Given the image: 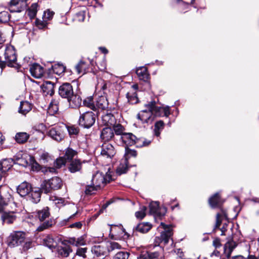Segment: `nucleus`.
<instances>
[{
  "instance_id": "nucleus-39",
  "label": "nucleus",
  "mask_w": 259,
  "mask_h": 259,
  "mask_svg": "<svg viewBox=\"0 0 259 259\" xmlns=\"http://www.w3.org/2000/svg\"><path fill=\"white\" fill-rule=\"evenodd\" d=\"M38 5L37 3L32 4L27 11V15L30 19L34 18L36 15Z\"/></svg>"
},
{
  "instance_id": "nucleus-13",
  "label": "nucleus",
  "mask_w": 259,
  "mask_h": 259,
  "mask_svg": "<svg viewBox=\"0 0 259 259\" xmlns=\"http://www.w3.org/2000/svg\"><path fill=\"white\" fill-rule=\"evenodd\" d=\"M11 195L8 192L1 189L0 191V212H2L11 200Z\"/></svg>"
},
{
  "instance_id": "nucleus-48",
  "label": "nucleus",
  "mask_w": 259,
  "mask_h": 259,
  "mask_svg": "<svg viewBox=\"0 0 259 259\" xmlns=\"http://www.w3.org/2000/svg\"><path fill=\"white\" fill-rule=\"evenodd\" d=\"M112 127H113V129L115 132V134L116 135L122 136V134H124V133H123V132L124 128L121 124H120L119 123L116 124V123Z\"/></svg>"
},
{
  "instance_id": "nucleus-36",
  "label": "nucleus",
  "mask_w": 259,
  "mask_h": 259,
  "mask_svg": "<svg viewBox=\"0 0 259 259\" xmlns=\"http://www.w3.org/2000/svg\"><path fill=\"white\" fill-rule=\"evenodd\" d=\"M44 245L51 249L55 248L57 245V242L51 237L47 236L44 239Z\"/></svg>"
},
{
  "instance_id": "nucleus-31",
  "label": "nucleus",
  "mask_w": 259,
  "mask_h": 259,
  "mask_svg": "<svg viewBox=\"0 0 259 259\" xmlns=\"http://www.w3.org/2000/svg\"><path fill=\"white\" fill-rule=\"evenodd\" d=\"M160 208L159 203L158 201H152L149 204V212L151 214L160 216L161 213L160 212Z\"/></svg>"
},
{
  "instance_id": "nucleus-35",
  "label": "nucleus",
  "mask_w": 259,
  "mask_h": 259,
  "mask_svg": "<svg viewBox=\"0 0 259 259\" xmlns=\"http://www.w3.org/2000/svg\"><path fill=\"white\" fill-rule=\"evenodd\" d=\"M57 250L59 254L63 257H67L69 253L72 251V250L69 245L58 246Z\"/></svg>"
},
{
  "instance_id": "nucleus-26",
  "label": "nucleus",
  "mask_w": 259,
  "mask_h": 259,
  "mask_svg": "<svg viewBox=\"0 0 259 259\" xmlns=\"http://www.w3.org/2000/svg\"><path fill=\"white\" fill-rule=\"evenodd\" d=\"M14 164L13 160L11 158H6L0 161V170L2 172L8 171Z\"/></svg>"
},
{
  "instance_id": "nucleus-53",
  "label": "nucleus",
  "mask_w": 259,
  "mask_h": 259,
  "mask_svg": "<svg viewBox=\"0 0 259 259\" xmlns=\"http://www.w3.org/2000/svg\"><path fill=\"white\" fill-rule=\"evenodd\" d=\"M65 163H66V160L64 158V157H60V158L56 159V160L55 161V162L54 163V166L57 168H60L62 166L64 165L65 164Z\"/></svg>"
},
{
  "instance_id": "nucleus-46",
  "label": "nucleus",
  "mask_w": 259,
  "mask_h": 259,
  "mask_svg": "<svg viewBox=\"0 0 259 259\" xmlns=\"http://www.w3.org/2000/svg\"><path fill=\"white\" fill-rule=\"evenodd\" d=\"M83 105L85 106L89 107L90 108L94 110L95 106L94 104L93 97L92 96L89 97L85 99L83 102Z\"/></svg>"
},
{
  "instance_id": "nucleus-32",
  "label": "nucleus",
  "mask_w": 259,
  "mask_h": 259,
  "mask_svg": "<svg viewBox=\"0 0 259 259\" xmlns=\"http://www.w3.org/2000/svg\"><path fill=\"white\" fill-rule=\"evenodd\" d=\"M110 83L106 81H105L103 79H100L98 80V83L96 87V91L99 90L100 95L101 93L103 95H105L106 94V91L107 90L108 84H109Z\"/></svg>"
},
{
  "instance_id": "nucleus-10",
  "label": "nucleus",
  "mask_w": 259,
  "mask_h": 259,
  "mask_svg": "<svg viewBox=\"0 0 259 259\" xmlns=\"http://www.w3.org/2000/svg\"><path fill=\"white\" fill-rule=\"evenodd\" d=\"M109 180L106 178L105 176L102 172H97L93 176L92 183L93 185L97 187L99 189L104 187V186L109 183Z\"/></svg>"
},
{
  "instance_id": "nucleus-11",
  "label": "nucleus",
  "mask_w": 259,
  "mask_h": 259,
  "mask_svg": "<svg viewBox=\"0 0 259 259\" xmlns=\"http://www.w3.org/2000/svg\"><path fill=\"white\" fill-rule=\"evenodd\" d=\"M58 93L62 98L67 99L71 98L74 93L72 86L68 82L64 83L60 86Z\"/></svg>"
},
{
  "instance_id": "nucleus-61",
  "label": "nucleus",
  "mask_w": 259,
  "mask_h": 259,
  "mask_svg": "<svg viewBox=\"0 0 259 259\" xmlns=\"http://www.w3.org/2000/svg\"><path fill=\"white\" fill-rule=\"evenodd\" d=\"M68 131L70 135H76L79 133V130L75 127H70L68 128Z\"/></svg>"
},
{
  "instance_id": "nucleus-59",
  "label": "nucleus",
  "mask_w": 259,
  "mask_h": 259,
  "mask_svg": "<svg viewBox=\"0 0 259 259\" xmlns=\"http://www.w3.org/2000/svg\"><path fill=\"white\" fill-rule=\"evenodd\" d=\"M87 252V248H79L76 251V254L82 256L83 257H85V253Z\"/></svg>"
},
{
  "instance_id": "nucleus-12",
  "label": "nucleus",
  "mask_w": 259,
  "mask_h": 259,
  "mask_svg": "<svg viewBox=\"0 0 259 259\" xmlns=\"http://www.w3.org/2000/svg\"><path fill=\"white\" fill-rule=\"evenodd\" d=\"M92 251L97 257H103L109 253V250H107L105 242L94 245L92 248Z\"/></svg>"
},
{
  "instance_id": "nucleus-2",
  "label": "nucleus",
  "mask_w": 259,
  "mask_h": 259,
  "mask_svg": "<svg viewBox=\"0 0 259 259\" xmlns=\"http://www.w3.org/2000/svg\"><path fill=\"white\" fill-rule=\"evenodd\" d=\"M4 56L5 61H0V67L1 68H4L6 65L17 68L19 67L17 62L16 51L14 47L12 46L7 47L5 49Z\"/></svg>"
},
{
  "instance_id": "nucleus-18",
  "label": "nucleus",
  "mask_w": 259,
  "mask_h": 259,
  "mask_svg": "<svg viewBox=\"0 0 259 259\" xmlns=\"http://www.w3.org/2000/svg\"><path fill=\"white\" fill-rule=\"evenodd\" d=\"M114 137V133L111 127H105L101 132L100 138L104 142H107L112 140Z\"/></svg>"
},
{
  "instance_id": "nucleus-34",
  "label": "nucleus",
  "mask_w": 259,
  "mask_h": 259,
  "mask_svg": "<svg viewBox=\"0 0 259 259\" xmlns=\"http://www.w3.org/2000/svg\"><path fill=\"white\" fill-rule=\"evenodd\" d=\"M32 108L31 104L27 101H22L20 103V107L19 108V112L25 115L29 112Z\"/></svg>"
},
{
  "instance_id": "nucleus-38",
  "label": "nucleus",
  "mask_w": 259,
  "mask_h": 259,
  "mask_svg": "<svg viewBox=\"0 0 259 259\" xmlns=\"http://www.w3.org/2000/svg\"><path fill=\"white\" fill-rule=\"evenodd\" d=\"M128 170V166L127 164L126 160H124V161L120 163V164L116 168V173L121 175L122 174H125L127 172Z\"/></svg>"
},
{
  "instance_id": "nucleus-6",
  "label": "nucleus",
  "mask_w": 259,
  "mask_h": 259,
  "mask_svg": "<svg viewBox=\"0 0 259 259\" xmlns=\"http://www.w3.org/2000/svg\"><path fill=\"white\" fill-rule=\"evenodd\" d=\"M151 104H145L146 109L141 110L137 115V119L139 122L141 123L151 124L154 120V117L153 115V112L151 109Z\"/></svg>"
},
{
  "instance_id": "nucleus-43",
  "label": "nucleus",
  "mask_w": 259,
  "mask_h": 259,
  "mask_svg": "<svg viewBox=\"0 0 259 259\" xmlns=\"http://www.w3.org/2000/svg\"><path fill=\"white\" fill-rule=\"evenodd\" d=\"M164 123L163 121L159 120L155 123L154 125V134L158 137L160 134V131L163 128Z\"/></svg>"
},
{
  "instance_id": "nucleus-29",
  "label": "nucleus",
  "mask_w": 259,
  "mask_h": 259,
  "mask_svg": "<svg viewBox=\"0 0 259 259\" xmlns=\"http://www.w3.org/2000/svg\"><path fill=\"white\" fill-rule=\"evenodd\" d=\"M209 203L212 208H215L220 206L222 203V201L218 193H216L209 199Z\"/></svg>"
},
{
  "instance_id": "nucleus-3",
  "label": "nucleus",
  "mask_w": 259,
  "mask_h": 259,
  "mask_svg": "<svg viewBox=\"0 0 259 259\" xmlns=\"http://www.w3.org/2000/svg\"><path fill=\"white\" fill-rule=\"evenodd\" d=\"M63 185L62 180L57 177L45 180L42 182L41 186V190L44 193L47 194L50 193L52 190H55L60 189Z\"/></svg>"
},
{
  "instance_id": "nucleus-60",
  "label": "nucleus",
  "mask_w": 259,
  "mask_h": 259,
  "mask_svg": "<svg viewBox=\"0 0 259 259\" xmlns=\"http://www.w3.org/2000/svg\"><path fill=\"white\" fill-rule=\"evenodd\" d=\"M125 154L127 156L136 157L137 155V151L135 150H131L128 148H125Z\"/></svg>"
},
{
  "instance_id": "nucleus-28",
  "label": "nucleus",
  "mask_w": 259,
  "mask_h": 259,
  "mask_svg": "<svg viewBox=\"0 0 259 259\" xmlns=\"http://www.w3.org/2000/svg\"><path fill=\"white\" fill-rule=\"evenodd\" d=\"M96 106L100 109L104 110L108 108V102L107 97L102 93L99 95L96 101Z\"/></svg>"
},
{
  "instance_id": "nucleus-63",
  "label": "nucleus",
  "mask_w": 259,
  "mask_h": 259,
  "mask_svg": "<svg viewBox=\"0 0 259 259\" xmlns=\"http://www.w3.org/2000/svg\"><path fill=\"white\" fill-rule=\"evenodd\" d=\"M213 245L215 248L220 247L222 245L220 239L218 238H215L213 241Z\"/></svg>"
},
{
  "instance_id": "nucleus-64",
  "label": "nucleus",
  "mask_w": 259,
  "mask_h": 259,
  "mask_svg": "<svg viewBox=\"0 0 259 259\" xmlns=\"http://www.w3.org/2000/svg\"><path fill=\"white\" fill-rule=\"evenodd\" d=\"M232 259H256V257L254 255H249L247 258H246L242 255H237L233 256Z\"/></svg>"
},
{
  "instance_id": "nucleus-24",
  "label": "nucleus",
  "mask_w": 259,
  "mask_h": 259,
  "mask_svg": "<svg viewBox=\"0 0 259 259\" xmlns=\"http://www.w3.org/2000/svg\"><path fill=\"white\" fill-rule=\"evenodd\" d=\"M43 92L47 95L52 96L54 93V84L50 81H46L41 86Z\"/></svg>"
},
{
  "instance_id": "nucleus-37",
  "label": "nucleus",
  "mask_w": 259,
  "mask_h": 259,
  "mask_svg": "<svg viewBox=\"0 0 259 259\" xmlns=\"http://www.w3.org/2000/svg\"><path fill=\"white\" fill-rule=\"evenodd\" d=\"M29 136L26 133H19L15 136L16 141L18 143H24L27 141Z\"/></svg>"
},
{
  "instance_id": "nucleus-42",
  "label": "nucleus",
  "mask_w": 259,
  "mask_h": 259,
  "mask_svg": "<svg viewBox=\"0 0 259 259\" xmlns=\"http://www.w3.org/2000/svg\"><path fill=\"white\" fill-rule=\"evenodd\" d=\"M107 245V250H109V253L116 249H119L121 246L118 243L113 241L105 242Z\"/></svg>"
},
{
  "instance_id": "nucleus-54",
  "label": "nucleus",
  "mask_w": 259,
  "mask_h": 259,
  "mask_svg": "<svg viewBox=\"0 0 259 259\" xmlns=\"http://www.w3.org/2000/svg\"><path fill=\"white\" fill-rule=\"evenodd\" d=\"M137 147H142L143 146H146L149 145L151 141H147V140L143 138L137 139Z\"/></svg>"
},
{
  "instance_id": "nucleus-20",
  "label": "nucleus",
  "mask_w": 259,
  "mask_h": 259,
  "mask_svg": "<svg viewBox=\"0 0 259 259\" xmlns=\"http://www.w3.org/2000/svg\"><path fill=\"white\" fill-rule=\"evenodd\" d=\"M236 242L232 239H229L224 246V254L227 257L229 258L234 249L237 246Z\"/></svg>"
},
{
  "instance_id": "nucleus-21",
  "label": "nucleus",
  "mask_w": 259,
  "mask_h": 259,
  "mask_svg": "<svg viewBox=\"0 0 259 259\" xmlns=\"http://www.w3.org/2000/svg\"><path fill=\"white\" fill-rule=\"evenodd\" d=\"M102 123L106 125V127H112L116 123V120L113 114L107 113L102 116Z\"/></svg>"
},
{
  "instance_id": "nucleus-17",
  "label": "nucleus",
  "mask_w": 259,
  "mask_h": 259,
  "mask_svg": "<svg viewBox=\"0 0 259 259\" xmlns=\"http://www.w3.org/2000/svg\"><path fill=\"white\" fill-rule=\"evenodd\" d=\"M42 192L41 187L40 188H32V190H31L29 194L27 196V199L33 203H37L40 201L41 194Z\"/></svg>"
},
{
  "instance_id": "nucleus-52",
  "label": "nucleus",
  "mask_w": 259,
  "mask_h": 259,
  "mask_svg": "<svg viewBox=\"0 0 259 259\" xmlns=\"http://www.w3.org/2000/svg\"><path fill=\"white\" fill-rule=\"evenodd\" d=\"M129 257V253L126 251L118 252L114 256V259H127Z\"/></svg>"
},
{
  "instance_id": "nucleus-58",
  "label": "nucleus",
  "mask_w": 259,
  "mask_h": 259,
  "mask_svg": "<svg viewBox=\"0 0 259 259\" xmlns=\"http://www.w3.org/2000/svg\"><path fill=\"white\" fill-rule=\"evenodd\" d=\"M85 12L83 11H79L76 14V19L79 21L82 22L85 18Z\"/></svg>"
},
{
  "instance_id": "nucleus-22",
  "label": "nucleus",
  "mask_w": 259,
  "mask_h": 259,
  "mask_svg": "<svg viewBox=\"0 0 259 259\" xmlns=\"http://www.w3.org/2000/svg\"><path fill=\"white\" fill-rule=\"evenodd\" d=\"M136 74L140 80H143L145 82L148 81L150 75L148 72L147 67L142 66L137 68Z\"/></svg>"
},
{
  "instance_id": "nucleus-40",
  "label": "nucleus",
  "mask_w": 259,
  "mask_h": 259,
  "mask_svg": "<svg viewBox=\"0 0 259 259\" xmlns=\"http://www.w3.org/2000/svg\"><path fill=\"white\" fill-rule=\"evenodd\" d=\"M77 152L75 150H73L72 148H68L65 150V153L64 156V158L66 160H69V161L73 160V158L77 155Z\"/></svg>"
},
{
  "instance_id": "nucleus-55",
  "label": "nucleus",
  "mask_w": 259,
  "mask_h": 259,
  "mask_svg": "<svg viewBox=\"0 0 259 259\" xmlns=\"http://www.w3.org/2000/svg\"><path fill=\"white\" fill-rule=\"evenodd\" d=\"M54 14V13L53 11L50 10L45 11L42 16V19L45 20L47 22L52 19Z\"/></svg>"
},
{
  "instance_id": "nucleus-1",
  "label": "nucleus",
  "mask_w": 259,
  "mask_h": 259,
  "mask_svg": "<svg viewBox=\"0 0 259 259\" xmlns=\"http://www.w3.org/2000/svg\"><path fill=\"white\" fill-rule=\"evenodd\" d=\"M50 215V209L47 206L36 212L35 217L38 218L40 222H44L38 227L37 231H42L52 227L55 224L54 220L49 219Z\"/></svg>"
},
{
  "instance_id": "nucleus-44",
  "label": "nucleus",
  "mask_w": 259,
  "mask_h": 259,
  "mask_svg": "<svg viewBox=\"0 0 259 259\" xmlns=\"http://www.w3.org/2000/svg\"><path fill=\"white\" fill-rule=\"evenodd\" d=\"M98 189H99L97 187L92 184L91 185L86 186L84 193L86 195H91L95 194Z\"/></svg>"
},
{
  "instance_id": "nucleus-45",
  "label": "nucleus",
  "mask_w": 259,
  "mask_h": 259,
  "mask_svg": "<svg viewBox=\"0 0 259 259\" xmlns=\"http://www.w3.org/2000/svg\"><path fill=\"white\" fill-rule=\"evenodd\" d=\"M126 97L127 98L128 102L130 104H134L138 103L139 102V99L136 93L133 94L127 93L126 94Z\"/></svg>"
},
{
  "instance_id": "nucleus-9",
  "label": "nucleus",
  "mask_w": 259,
  "mask_h": 259,
  "mask_svg": "<svg viewBox=\"0 0 259 259\" xmlns=\"http://www.w3.org/2000/svg\"><path fill=\"white\" fill-rule=\"evenodd\" d=\"M115 154L116 150L112 144L106 142L102 144L101 150V155L102 156L111 159Z\"/></svg>"
},
{
  "instance_id": "nucleus-56",
  "label": "nucleus",
  "mask_w": 259,
  "mask_h": 259,
  "mask_svg": "<svg viewBox=\"0 0 259 259\" xmlns=\"http://www.w3.org/2000/svg\"><path fill=\"white\" fill-rule=\"evenodd\" d=\"M35 24L39 29H43L47 26L48 22L45 20H40L36 19Z\"/></svg>"
},
{
  "instance_id": "nucleus-19",
  "label": "nucleus",
  "mask_w": 259,
  "mask_h": 259,
  "mask_svg": "<svg viewBox=\"0 0 259 259\" xmlns=\"http://www.w3.org/2000/svg\"><path fill=\"white\" fill-rule=\"evenodd\" d=\"M68 169L71 173L80 171L82 168V163L78 159H75L69 161Z\"/></svg>"
},
{
  "instance_id": "nucleus-33",
  "label": "nucleus",
  "mask_w": 259,
  "mask_h": 259,
  "mask_svg": "<svg viewBox=\"0 0 259 259\" xmlns=\"http://www.w3.org/2000/svg\"><path fill=\"white\" fill-rule=\"evenodd\" d=\"M148 104H151V109L154 117L163 116V107H158L156 105V102L152 101L148 103Z\"/></svg>"
},
{
  "instance_id": "nucleus-51",
  "label": "nucleus",
  "mask_w": 259,
  "mask_h": 259,
  "mask_svg": "<svg viewBox=\"0 0 259 259\" xmlns=\"http://www.w3.org/2000/svg\"><path fill=\"white\" fill-rule=\"evenodd\" d=\"M50 200L54 202L56 205H63L64 200L63 198L58 197L56 196H52L50 197Z\"/></svg>"
},
{
  "instance_id": "nucleus-49",
  "label": "nucleus",
  "mask_w": 259,
  "mask_h": 259,
  "mask_svg": "<svg viewBox=\"0 0 259 259\" xmlns=\"http://www.w3.org/2000/svg\"><path fill=\"white\" fill-rule=\"evenodd\" d=\"M159 250L153 252L148 251V253L150 259L158 258L160 256L162 255V249L161 247H159Z\"/></svg>"
},
{
  "instance_id": "nucleus-25",
  "label": "nucleus",
  "mask_w": 259,
  "mask_h": 259,
  "mask_svg": "<svg viewBox=\"0 0 259 259\" xmlns=\"http://www.w3.org/2000/svg\"><path fill=\"white\" fill-rule=\"evenodd\" d=\"M3 223L8 224H12L16 219V216L13 211L4 212L1 217Z\"/></svg>"
},
{
  "instance_id": "nucleus-41",
  "label": "nucleus",
  "mask_w": 259,
  "mask_h": 259,
  "mask_svg": "<svg viewBox=\"0 0 259 259\" xmlns=\"http://www.w3.org/2000/svg\"><path fill=\"white\" fill-rule=\"evenodd\" d=\"M52 69L54 73L60 75L65 72L66 67L63 65L59 63L52 66Z\"/></svg>"
},
{
  "instance_id": "nucleus-14",
  "label": "nucleus",
  "mask_w": 259,
  "mask_h": 259,
  "mask_svg": "<svg viewBox=\"0 0 259 259\" xmlns=\"http://www.w3.org/2000/svg\"><path fill=\"white\" fill-rule=\"evenodd\" d=\"M32 188L30 183L24 182L18 186L17 191L21 197H25L29 194Z\"/></svg>"
},
{
  "instance_id": "nucleus-62",
  "label": "nucleus",
  "mask_w": 259,
  "mask_h": 259,
  "mask_svg": "<svg viewBox=\"0 0 259 259\" xmlns=\"http://www.w3.org/2000/svg\"><path fill=\"white\" fill-rule=\"evenodd\" d=\"M138 259H150L148 251H143L141 253Z\"/></svg>"
},
{
  "instance_id": "nucleus-15",
  "label": "nucleus",
  "mask_w": 259,
  "mask_h": 259,
  "mask_svg": "<svg viewBox=\"0 0 259 259\" xmlns=\"http://www.w3.org/2000/svg\"><path fill=\"white\" fill-rule=\"evenodd\" d=\"M137 139H138L132 133H124L121 136V140L122 142L126 145V146H133L134 145H136V147H137Z\"/></svg>"
},
{
  "instance_id": "nucleus-30",
  "label": "nucleus",
  "mask_w": 259,
  "mask_h": 259,
  "mask_svg": "<svg viewBox=\"0 0 259 259\" xmlns=\"http://www.w3.org/2000/svg\"><path fill=\"white\" fill-rule=\"evenodd\" d=\"M90 65L87 64L84 61L81 60L75 66V69L78 74H85L89 71Z\"/></svg>"
},
{
  "instance_id": "nucleus-8",
  "label": "nucleus",
  "mask_w": 259,
  "mask_h": 259,
  "mask_svg": "<svg viewBox=\"0 0 259 259\" xmlns=\"http://www.w3.org/2000/svg\"><path fill=\"white\" fill-rule=\"evenodd\" d=\"M65 126L56 125L52 127L48 132V135L53 140L57 141H61L65 137Z\"/></svg>"
},
{
  "instance_id": "nucleus-16",
  "label": "nucleus",
  "mask_w": 259,
  "mask_h": 259,
  "mask_svg": "<svg viewBox=\"0 0 259 259\" xmlns=\"http://www.w3.org/2000/svg\"><path fill=\"white\" fill-rule=\"evenodd\" d=\"M29 71L31 75L37 78L41 77L44 73V68L37 63H34L31 65Z\"/></svg>"
},
{
  "instance_id": "nucleus-5",
  "label": "nucleus",
  "mask_w": 259,
  "mask_h": 259,
  "mask_svg": "<svg viewBox=\"0 0 259 259\" xmlns=\"http://www.w3.org/2000/svg\"><path fill=\"white\" fill-rule=\"evenodd\" d=\"M96 115L92 111H86L80 114L78 123L84 128H89L92 126L96 121Z\"/></svg>"
},
{
  "instance_id": "nucleus-50",
  "label": "nucleus",
  "mask_w": 259,
  "mask_h": 259,
  "mask_svg": "<svg viewBox=\"0 0 259 259\" xmlns=\"http://www.w3.org/2000/svg\"><path fill=\"white\" fill-rule=\"evenodd\" d=\"M146 207L145 206L141 208V210L136 212L135 216L138 219H142L146 215Z\"/></svg>"
},
{
  "instance_id": "nucleus-23",
  "label": "nucleus",
  "mask_w": 259,
  "mask_h": 259,
  "mask_svg": "<svg viewBox=\"0 0 259 259\" xmlns=\"http://www.w3.org/2000/svg\"><path fill=\"white\" fill-rule=\"evenodd\" d=\"M152 228V225L148 222H143L138 224L134 228V233L138 232L141 233H146Z\"/></svg>"
},
{
  "instance_id": "nucleus-4",
  "label": "nucleus",
  "mask_w": 259,
  "mask_h": 259,
  "mask_svg": "<svg viewBox=\"0 0 259 259\" xmlns=\"http://www.w3.org/2000/svg\"><path fill=\"white\" fill-rule=\"evenodd\" d=\"M161 225L162 226L164 231L161 232L159 236L155 237L154 241L155 246H158L160 243H163L164 245H166L170 240H171L172 243L173 240L171 237L173 235V231L171 226L166 225L163 223H161Z\"/></svg>"
},
{
  "instance_id": "nucleus-7",
  "label": "nucleus",
  "mask_w": 259,
  "mask_h": 259,
  "mask_svg": "<svg viewBox=\"0 0 259 259\" xmlns=\"http://www.w3.org/2000/svg\"><path fill=\"white\" fill-rule=\"evenodd\" d=\"M25 239V233L22 231L12 233L9 237L8 245L11 247L21 245Z\"/></svg>"
},
{
  "instance_id": "nucleus-47",
  "label": "nucleus",
  "mask_w": 259,
  "mask_h": 259,
  "mask_svg": "<svg viewBox=\"0 0 259 259\" xmlns=\"http://www.w3.org/2000/svg\"><path fill=\"white\" fill-rule=\"evenodd\" d=\"M10 20V14L7 11L0 12V23H5Z\"/></svg>"
},
{
  "instance_id": "nucleus-57",
  "label": "nucleus",
  "mask_w": 259,
  "mask_h": 259,
  "mask_svg": "<svg viewBox=\"0 0 259 259\" xmlns=\"http://www.w3.org/2000/svg\"><path fill=\"white\" fill-rule=\"evenodd\" d=\"M221 217V215L219 213H218L216 215V222L212 230L213 232H215L216 229L220 227L222 223V221L220 219Z\"/></svg>"
},
{
  "instance_id": "nucleus-27",
  "label": "nucleus",
  "mask_w": 259,
  "mask_h": 259,
  "mask_svg": "<svg viewBox=\"0 0 259 259\" xmlns=\"http://www.w3.org/2000/svg\"><path fill=\"white\" fill-rule=\"evenodd\" d=\"M69 106L72 108H75L80 106L82 102L81 98L79 96L73 94L72 96L67 99Z\"/></svg>"
}]
</instances>
